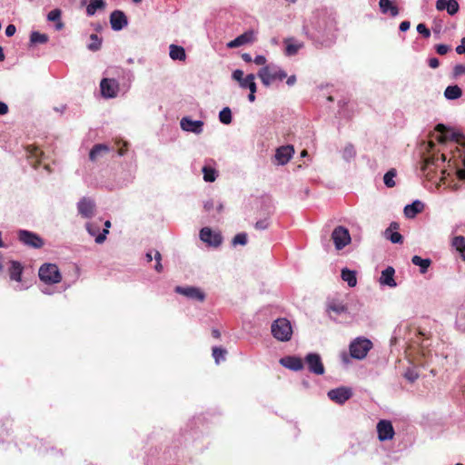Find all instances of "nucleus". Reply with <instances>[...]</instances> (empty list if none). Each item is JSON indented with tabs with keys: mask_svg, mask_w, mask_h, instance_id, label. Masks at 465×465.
Instances as JSON below:
<instances>
[{
	"mask_svg": "<svg viewBox=\"0 0 465 465\" xmlns=\"http://www.w3.org/2000/svg\"><path fill=\"white\" fill-rule=\"evenodd\" d=\"M463 136L442 124L435 127L432 140L420 145L421 171L429 175L440 169L441 180L455 175L465 182V144Z\"/></svg>",
	"mask_w": 465,
	"mask_h": 465,
	"instance_id": "nucleus-1",
	"label": "nucleus"
},
{
	"mask_svg": "<svg viewBox=\"0 0 465 465\" xmlns=\"http://www.w3.org/2000/svg\"><path fill=\"white\" fill-rule=\"evenodd\" d=\"M303 30L314 42L330 45L335 39V18L326 10H318L313 14L310 26L304 25Z\"/></svg>",
	"mask_w": 465,
	"mask_h": 465,
	"instance_id": "nucleus-2",
	"label": "nucleus"
},
{
	"mask_svg": "<svg viewBox=\"0 0 465 465\" xmlns=\"http://www.w3.org/2000/svg\"><path fill=\"white\" fill-rule=\"evenodd\" d=\"M257 75L261 79L262 84L266 87L270 86L275 80L282 81L287 77L286 72L274 64H270L262 67Z\"/></svg>",
	"mask_w": 465,
	"mask_h": 465,
	"instance_id": "nucleus-3",
	"label": "nucleus"
},
{
	"mask_svg": "<svg viewBox=\"0 0 465 465\" xmlns=\"http://www.w3.org/2000/svg\"><path fill=\"white\" fill-rule=\"evenodd\" d=\"M271 331L276 340L280 341H288L292 336L291 322L286 318H279L272 323Z\"/></svg>",
	"mask_w": 465,
	"mask_h": 465,
	"instance_id": "nucleus-4",
	"label": "nucleus"
},
{
	"mask_svg": "<svg viewBox=\"0 0 465 465\" xmlns=\"http://www.w3.org/2000/svg\"><path fill=\"white\" fill-rule=\"evenodd\" d=\"M372 348L371 341L363 337L354 339L350 344V354L353 359L362 360Z\"/></svg>",
	"mask_w": 465,
	"mask_h": 465,
	"instance_id": "nucleus-5",
	"label": "nucleus"
},
{
	"mask_svg": "<svg viewBox=\"0 0 465 465\" xmlns=\"http://www.w3.org/2000/svg\"><path fill=\"white\" fill-rule=\"evenodd\" d=\"M38 275L40 280L47 284L58 283L62 279L58 267L54 263L43 264Z\"/></svg>",
	"mask_w": 465,
	"mask_h": 465,
	"instance_id": "nucleus-6",
	"label": "nucleus"
},
{
	"mask_svg": "<svg viewBox=\"0 0 465 465\" xmlns=\"http://www.w3.org/2000/svg\"><path fill=\"white\" fill-rule=\"evenodd\" d=\"M17 238L20 242L30 248L40 249L44 246V240L42 237L31 231L19 230L17 232Z\"/></svg>",
	"mask_w": 465,
	"mask_h": 465,
	"instance_id": "nucleus-7",
	"label": "nucleus"
},
{
	"mask_svg": "<svg viewBox=\"0 0 465 465\" xmlns=\"http://www.w3.org/2000/svg\"><path fill=\"white\" fill-rule=\"evenodd\" d=\"M331 240L335 249L340 251L351 242V238L349 230L344 226L339 225L331 232Z\"/></svg>",
	"mask_w": 465,
	"mask_h": 465,
	"instance_id": "nucleus-8",
	"label": "nucleus"
},
{
	"mask_svg": "<svg viewBox=\"0 0 465 465\" xmlns=\"http://www.w3.org/2000/svg\"><path fill=\"white\" fill-rule=\"evenodd\" d=\"M174 292L190 300L201 302H203L206 298L204 292L201 288L195 286H176Z\"/></svg>",
	"mask_w": 465,
	"mask_h": 465,
	"instance_id": "nucleus-9",
	"label": "nucleus"
},
{
	"mask_svg": "<svg viewBox=\"0 0 465 465\" xmlns=\"http://www.w3.org/2000/svg\"><path fill=\"white\" fill-rule=\"evenodd\" d=\"M310 372L316 375H322L325 371L321 355L316 352H310L304 358Z\"/></svg>",
	"mask_w": 465,
	"mask_h": 465,
	"instance_id": "nucleus-10",
	"label": "nucleus"
},
{
	"mask_svg": "<svg viewBox=\"0 0 465 465\" xmlns=\"http://www.w3.org/2000/svg\"><path fill=\"white\" fill-rule=\"evenodd\" d=\"M101 94L103 97L111 99L117 96L119 83L113 78H104L100 83Z\"/></svg>",
	"mask_w": 465,
	"mask_h": 465,
	"instance_id": "nucleus-11",
	"label": "nucleus"
},
{
	"mask_svg": "<svg viewBox=\"0 0 465 465\" xmlns=\"http://www.w3.org/2000/svg\"><path fill=\"white\" fill-rule=\"evenodd\" d=\"M327 395L331 401L341 405L352 396V391L350 388L339 387L330 390Z\"/></svg>",
	"mask_w": 465,
	"mask_h": 465,
	"instance_id": "nucleus-12",
	"label": "nucleus"
},
{
	"mask_svg": "<svg viewBox=\"0 0 465 465\" xmlns=\"http://www.w3.org/2000/svg\"><path fill=\"white\" fill-rule=\"evenodd\" d=\"M200 239L213 247H218L222 244L223 237L220 233L213 232L209 227H203L200 231Z\"/></svg>",
	"mask_w": 465,
	"mask_h": 465,
	"instance_id": "nucleus-13",
	"label": "nucleus"
},
{
	"mask_svg": "<svg viewBox=\"0 0 465 465\" xmlns=\"http://www.w3.org/2000/svg\"><path fill=\"white\" fill-rule=\"evenodd\" d=\"M203 122L201 120H192L190 117H183L180 121V126L183 131L200 134L203 131Z\"/></svg>",
	"mask_w": 465,
	"mask_h": 465,
	"instance_id": "nucleus-14",
	"label": "nucleus"
},
{
	"mask_svg": "<svg viewBox=\"0 0 465 465\" xmlns=\"http://www.w3.org/2000/svg\"><path fill=\"white\" fill-rule=\"evenodd\" d=\"M378 439L381 441L391 440L394 436V429L390 420H381L377 424Z\"/></svg>",
	"mask_w": 465,
	"mask_h": 465,
	"instance_id": "nucleus-15",
	"label": "nucleus"
},
{
	"mask_svg": "<svg viewBox=\"0 0 465 465\" xmlns=\"http://www.w3.org/2000/svg\"><path fill=\"white\" fill-rule=\"evenodd\" d=\"M95 203L88 197H83L77 203L78 213L84 218H91L94 214Z\"/></svg>",
	"mask_w": 465,
	"mask_h": 465,
	"instance_id": "nucleus-16",
	"label": "nucleus"
},
{
	"mask_svg": "<svg viewBox=\"0 0 465 465\" xmlns=\"http://www.w3.org/2000/svg\"><path fill=\"white\" fill-rule=\"evenodd\" d=\"M110 24L114 31H121L128 25V20L123 11L114 10L111 13Z\"/></svg>",
	"mask_w": 465,
	"mask_h": 465,
	"instance_id": "nucleus-17",
	"label": "nucleus"
},
{
	"mask_svg": "<svg viewBox=\"0 0 465 465\" xmlns=\"http://www.w3.org/2000/svg\"><path fill=\"white\" fill-rule=\"evenodd\" d=\"M255 40V34L253 31L250 30L247 32H244L243 34L237 36L235 39L230 41L227 43L228 48H236L242 45H244L246 44L252 43Z\"/></svg>",
	"mask_w": 465,
	"mask_h": 465,
	"instance_id": "nucleus-18",
	"label": "nucleus"
},
{
	"mask_svg": "<svg viewBox=\"0 0 465 465\" xmlns=\"http://www.w3.org/2000/svg\"><path fill=\"white\" fill-rule=\"evenodd\" d=\"M294 153L293 147L291 145L281 146L276 150L274 158L278 164L284 165L292 158Z\"/></svg>",
	"mask_w": 465,
	"mask_h": 465,
	"instance_id": "nucleus-19",
	"label": "nucleus"
},
{
	"mask_svg": "<svg viewBox=\"0 0 465 465\" xmlns=\"http://www.w3.org/2000/svg\"><path fill=\"white\" fill-rule=\"evenodd\" d=\"M327 312H329L331 318H332V313L336 316L346 313L348 312V307L343 302L338 299H331L327 302Z\"/></svg>",
	"mask_w": 465,
	"mask_h": 465,
	"instance_id": "nucleus-20",
	"label": "nucleus"
},
{
	"mask_svg": "<svg viewBox=\"0 0 465 465\" xmlns=\"http://www.w3.org/2000/svg\"><path fill=\"white\" fill-rule=\"evenodd\" d=\"M280 363L292 371H299L304 368L302 360L296 356H286L280 360Z\"/></svg>",
	"mask_w": 465,
	"mask_h": 465,
	"instance_id": "nucleus-21",
	"label": "nucleus"
},
{
	"mask_svg": "<svg viewBox=\"0 0 465 465\" xmlns=\"http://www.w3.org/2000/svg\"><path fill=\"white\" fill-rule=\"evenodd\" d=\"M110 152V147L105 143H97L93 146L89 153V159L97 162L104 158Z\"/></svg>",
	"mask_w": 465,
	"mask_h": 465,
	"instance_id": "nucleus-22",
	"label": "nucleus"
},
{
	"mask_svg": "<svg viewBox=\"0 0 465 465\" xmlns=\"http://www.w3.org/2000/svg\"><path fill=\"white\" fill-rule=\"evenodd\" d=\"M395 270L391 266H388L381 272V275L380 277L379 282L381 285L389 286V287H396L397 283L394 280Z\"/></svg>",
	"mask_w": 465,
	"mask_h": 465,
	"instance_id": "nucleus-23",
	"label": "nucleus"
},
{
	"mask_svg": "<svg viewBox=\"0 0 465 465\" xmlns=\"http://www.w3.org/2000/svg\"><path fill=\"white\" fill-rule=\"evenodd\" d=\"M424 204L420 200H415L411 204L404 207V215L407 218H414L418 213L423 211Z\"/></svg>",
	"mask_w": 465,
	"mask_h": 465,
	"instance_id": "nucleus-24",
	"label": "nucleus"
},
{
	"mask_svg": "<svg viewBox=\"0 0 465 465\" xmlns=\"http://www.w3.org/2000/svg\"><path fill=\"white\" fill-rule=\"evenodd\" d=\"M379 6L381 12L384 15L390 14L392 17L399 15V8L391 2V0H380Z\"/></svg>",
	"mask_w": 465,
	"mask_h": 465,
	"instance_id": "nucleus-25",
	"label": "nucleus"
},
{
	"mask_svg": "<svg viewBox=\"0 0 465 465\" xmlns=\"http://www.w3.org/2000/svg\"><path fill=\"white\" fill-rule=\"evenodd\" d=\"M399 225L397 223H391L390 227L385 231V237L390 240L392 243H401L403 242L402 235L398 232H392V229H398Z\"/></svg>",
	"mask_w": 465,
	"mask_h": 465,
	"instance_id": "nucleus-26",
	"label": "nucleus"
},
{
	"mask_svg": "<svg viewBox=\"0 0 465 465\" xmlns=\"http://www.w3.org/2000/svg\"><path fill=\"white\" fill-rule=\"evenodd\" d=\"M169 55L174 61H184L186 59V53L183 46L177 45H171L169 46Z\"/></svg>",
	"mask_w": 465,
	"mask_h": 465,
	"instance_id": "nucleus-27",
	"label": "nucleus"
},
{
	"mask_svg": "<svg viewBox=\"0 0 465 465\" xmlns=\"http://www.w3.org/2000/svg\"><path fill=\"white\" fill-rule=\"evenodd\" d=\"M284 43L286 45L285 54L288 56L296 54L298 51L303 47L302 43H298L293 38L285 39Z\"/></svg>",
	"mask_w": 465,
	"mask_h": 465,
	"instance_id": "nucleus-28",
	"label": "nucleus"
},
{
	"mask_svg": "<svg viewBox=\"0 0 465 465\" xmlns=\"http://www.w3.org/2000/svg\"><path fill=\"white\" fill-rule=\"evenodd\" d=\"M10 279L13 281L20 282L23 272V266L19 262L12 261L8 269Z\"/></svg>",
	"mask_w": 465,
	"mask_h": 465,
	"instance_id": "nucleus-29",
	"label": "nucleus"
},
{
	"mask_svg": "<svg viewBox=\"0 0 465 465\" xmlns=\"http://www.w3.org/2000/svg\"><path fill=\"white\" fill-rule=\"evenodd\" d=\"M341 279L347 282L350 287H354L357 284V278L355 271L348 268H343L341 273Z\"/></svg>",
	"mask_w": 465,
	"mask_h": 465,
	"instance_id": "nucleus-30",
	"label": "nucleus"
},
{
	"mask_svg": "<svg viewBox=\"0 0 465 465\" xmlns=\"http://www.w3.org/2000/svg\"><path fill=\"white\" fill-rule=\"evenodd\" d=\"M462 90L458 85H449L444 91V96L447 100H456L461 97Z\"/></svg>",
	"mask_w": 465,
	"mask_h": 465,
	"instance_id": "nucleus-31",
	"label": "nucleus"
},
{
	"mask_svg": "<svg viewBox=\"0 0 465 465\" xmlns=\"http://www.w3.org/2000/svg\"><path fill=\"white\" fill-rule=\"evenodd\" d=\"M106 4L104 0H90L89 5L86 7V15L93 16L97 10H102L105 7Z\"/></svg>",
	"mask_w": 465,
	"mask_h": 465,
	"instance_id": "nucleus-32",
	"label": "nucleus"
},
{
	"mask_svg": "<svg viewBox=\"0 0 465 465\" xmlns=\"http://www.w3.org/2000/svg\"><path fill=\"white\" fill-rule=\"evenodd\" d=\"M411 262L414 265L420 267V271L421 273H425L431 263L430 259H423L419 255H414L411 258Z\"/></svg>",
	"mask_w": 465,
	"mask_h": 465,
	"instance_id": "nucleus-33",
	"label": "nucleus"
},
{
	"mask_svg": "<svg viewBox=\"0 0 465 465\" xmlns=\"http://www.w3.org/2000/svg\"><path fill=\"white\" fill-rule=\"evenodd\" d=\"M254 74H249L245 76L244 80L240 84V86L243 89H249L250 91L256 92L257 86L254 82Z\"/></svg>",
	"mask_w": 465,
	"mask_h": 465,
	"instance_id": "nucleus-34",
	"label": "nucleus"
},
{
	"mask_svg": "<svg viewBox=\"0 0 465 465\" xmlns=\"http://www.w3.org/2000/svg\"><path fill=\"white\" fill-rule=\"evenodd\" d=\"M452 246L460 253L465 260V238L463 236H456L452 240Z\"/></svg>",
	"mask_w": 465,
	"mask_h": 465,
	"instance_id": "nucleus-35",
	"label": "nucleus"
},
{
	"mask_svg": "<svg viewBox=\"0 0 465 465\" xmlns=\"http://www.w3.org/2000/svg\"><path fill=\"white\" fill-rule=\"evenodd\" d=\"M48 35L46 34H42L37 31H33L30 35V43L32 45L36 44H45L48 42Z\"/></svg>",
	"mask_w": 465,
	"mask_h": 465,
	"instance_id": "nucleus-36",
	"label": "nucleus"
},
{
	"mask_svg": "<svg viewBox=\"0 0 465 465\" xmlns=\"http://www.w3.org/2000/svg\"><path fill=\"white\" fill-rule=\"evenodd\" d=\"M101 46L102 38L95 34H92L90 35V43L88 44L87 48L92 52H96L100 50Z\"/></svg>",
	"mask_w": 465,
	"mask_h": 465,
	"instance_id": "nucleus-37",
	"label": "nucleus"
},
{
	"mask_svg": "<svg viewBox=\"0 0 465 465\" xmlns=\"http://www.w3.org/2000/svg\"><path fill=\"white\" fill-rule=\"evenodd\" d=\"M356 156V150L354 146L351 143H348L343 151H342V158L346 162H350L351 160L354 159Z\"/></svg>",
	"mask_w": 465,
	"mask_h": 465,
	"instance_id": "nucleus-38",
	"label": "nucleus"
},
{
	"mask_svg": "<svg viewBox=\"0 0 465 465\" xmlns=\"http://www.w3.org/2000/svg\"><path fill=\"white\" fill-rule=\"evenodd\" d=\"M202 172L203 173V179L205 182H214L216 179V171L209 166H203L202 169Z\"/></svg>",
	"mask_w": 465,
	"mask_h": 465,
	"instance_id": "nucleus-39",
	"label": "nucleus"
},
{
	"mask_svg": "<svg viewBox=\"0 0 465 465\" xmlns=\"http://www.w3.org/2000/svg\"><path fill=\"white\" fill-rule=\"evenodd\" d=\"M396 176V171L395 169H391L389 170L383 176V182H384V184L388 187V188H392L395 186V181H394V178Z\"/></svg>",
	"mask_w": 465,
	"mask_h": 465,
	"instance_id": "nucleus-40",
	"label": "nucleus"
},
{
	"mask_svg": "<svg viewBox=\"0 0 465 465\" xmlns=\"http://www.w3.org/2000/svg\"><path fill=\"white\" fill-rule=\"evenodd\" d=\"M226 353L227 351L225 349H223L221 347H213V357L215 361V363L219 364L221 361H223L225 360Z\"/></svg>",
	"mask_w": 465,
	"mask_h": 465,
	"instance_id": "nucleus-41",
	"label": "nucleus"
},
{
	"mask_svg": "<svg viewBox=\"0 0 465 465\" xmlns=\"http://www.w3.org/2000/svg\"><path fill=\"white\" fill-rule=\"evenodd\" d=\"M219 120L223 124H229L232 123V111L229 107H224L220 111Z\"/></svg>",
	"mask_w": 465,
	"mask_h": 465,
	"instance_id": "nucleus-42",
	"label": "nucleus"
},
{
	"mask_svg": "<svg viewBox=\"0 0 465 465\" xmlns=\"http://www.w3.org/2000/svg\"><path fill=\"white\" fill-rule=\"evenodd\" d=\"M88 233L92 236H97L100 231V222H89L85 225Z\"/></svg>",
	"mask_w": 465,
	"mask_h": 465,
	"instance_id": "nucleus-43",
	"label": "nucleus"
},
{
	"mask_svg": "<svg viewBox=\"0 0 465 465\" xmlns=\"http://www.w3.org/2000/svg\"><path fill=\"white\" fill-rule=\"evenodd\" d=\"M104 227L105 228L103 230V232L98 233V235L95 238V242L98 244H101L105 241L106 235L109 233V228L111 227V222L108 220L105 221Z\"/></svg>",
	"mask_w": 465,
	"mask_h": 465,
	"instance_id": "nucleus-44",
	"label": "nucleus"
},
{
	"mask_svg": "<svg viewBox=\"0 0 465 465\" xmlns=\"http://www.w3.org/2000/svg\"><path fill=\"white\" fill-rule=\"evenodd\" d=\"M459 3L456 0H449V4L446 5V11L450 15H454L459 11Z\"/></svg>",
	"mask_w": 465,
	"mask_h": 465,
	"instance_id": "nucleus-45",
	"label": "nucleus"
},
{
	"mask_svg": "<svg viewBox=\"0 0 465 465\" xmlns=\"http://www.w3.org/2000/svg\"><path fill=\"white\" fill-rule=\"evenodd\" d=\"M247 243V234L245 232L237 233L232 239L233 245H245Z\"/></svg>",
	"mask_w": 465,
	"mask_h": 465,
	"instance_id": "nucleus-46",
	"label": "nucleus"
},
{
	"mask_svg": "<svg viewBox=\"0 0 465 465\" xmlns=\"http://www.w3.org/2000/svg\"><path fill=\"white\" fill-rule=\"evenodd\" d=\"M269 225H270V219L267 217V218L261 219V220L257 221L254 224V227L257 230L263 231V230H266L269 227Z\"/></svg>",
	"mask_w": 465,
	"mask_h": 465,
	"instance_id": "nucleus-47",
	"label": "nucleus"
},
{
	"mask_svg": "<svg viewBox=\"0 0 465 465\" xmlns=\"http://www.w3.org/2000/svg\"><path fill=\"white\" fill-rule=\"evenodd\" d=\"M47 19L53 22L59 21L61 19V11L59 9L50 11L47 15Z\"/></svg>",
	"mask_w": 465,
	"mask_h": 465,
	"instance_id": "nucleus-48",
	"label": "nucleus"
},
{
	"mask_svg": "<svg viewBox=\"0 0 465 465\" xmlns=\"http://www.w3.org/2000/svg\"><path fill=\"white\" fill-rule=\"evenodd\" d=\"M404 377L411 382H414L418 378L419 374L414 370H407L404 373Z\"/></svg>",
	"mask_w": 465,
	"mask_h": 465,
	"instance_id": "nucleus-49",
	"label": "nucleus"
},
{
	"mask_svg": "<svg viewBox=\"0 0 465 465\" xmlns=\"http://www.w3.org/2000/svg\"><path fill=\"white\" fill-rule=\"evenodd\" d=\"M417 31L419 34L422 35L425 38H429L430 36V31L424 24H419L417 25Z\"/></svg>",
	"mask_w": 465,
	"mask_h": 465,
	"instance_id": "nucleus-50",
	"label": "nucleus"
},
{
	"mask_svg": "<svg viewBox=\"0 0 465 465\" xmlns=\"http://www.w3.org/2000/svg\"><path fill=\"white\" fill-rule=\"evenodd\" d=\"M435 50L439 54L444 55L449 52L450 46L444 44H439L436 45Z\"/></svg>",
	"mask_w": 465,
	"mask_h": 465,
	"instance_id": "nucleus-51",
	"label": "nucleus"
},
{
	"mask_svg": "<svg viewBox=\"0 0 465 465\" xmlns=\"http://www.w3.org/2000/svg\"><path fill=\"white\" fill-rule=\"evenodd\" d=\"M232 77L233 80L237 81L239 84L244 80L243 72L240 69H236L232 72Z\"/></svg>",
	"mask_w": 465,
	"mask_h": 465,
	"instance_id": "nucleus-52",
	"label": "nucleus"
},
{
	"mask_svg": "<svg viewBox=\"0 0 465 465\" xmlns=\"http://www.w3.org/2000/svg\"><path fill=\"white\" fill-rule=\"evenodd\" d=\"M465 74V64H456L453 68V76L459 77Z\"/></svg>",
	"mask_w": 465,
	"mask_h": 465,
	"instance_id": "nucleus-53",
	"label": "nucleus"
},
{
	"mask_svg": "<svg viewBox=\"0 0 465 465\" xmlns=\"http://www.w3.org/2000/svg\"><path fill=\"white\" fill-rule=\"evenodd\" d=\"M447 4H449V0H437L436 1V9L438 11H443L446 9Z\"/></svg>",
	"mask_w": 465,
	"mask_h": 465,
	"instance_id": "nucleus-54",
	"label": "nucleus"
},
{
	"mask_svg": "<svg viewBox=\"0 0 465 465\" xmlns=\"http://www.w3.org/2000/svg\"><path fill=\"white\" fill-rule=\"evenodd\" d=\"M16 32V27L14 25H8L5 28V35L10 37L13 36Z\"/></svg>",
	"mask_w": 465,
	"mask_h": 465,
	"instance_id": "nucleus-55",
	"label": "nucleus"
},
{
	"mask_svg": "<svg viewBox=\"0 0 465 465\" xmlns=\"http://www.w3.org/2000/svg\"><path fill=\"white\" fill-rule=\"evenodd\" d=\"M258 65H264L266 64V57L264 55L259 54L256 55L252 60Z\"/></svg>",
	"mask_w": 465,
	"mask_h": 465,
	"instance_id": "nucleus-56",
	"label": "nucleus"
},
{
	"mask_svg": "<svg viewBox=\"0 0 465 465\" xmlns=\"http://www.w3.org/2000/svg\"><path fill=\"white\" fill-rule=\"evenodd\" d=\"M428 64H429V66H430V68L435 69V68H438V67H439V65H440V61H439V59H438V58H436V57H431V58H430V59L428 60Z\"/></svg>",
	"mask_w": 465,
	"mask_h": 465,
	"instance_id": "nucleus-57",
	"label": "nucleus"
},
{
	"mask_svg": "<svg viewBox=\"0 0 465 465\" xmlns=\"http://www.w3.org/2000/svg\"><path fill=\"white\" fill-rule=\"evenodd\" d=\"M456 52L457 54H465V37H463L460 41V45H459L457 47H456Z\"/></svg>",
	"mask_w": 465,
	"mask_h": 465,
	"instance_id": "nucleus-58",
	"label": "nucleus"
},
{
	"mask_svg": "<svg viewBox=\"0 0 465 465\" xmlns=\"http://www.w3.org/2000/svg\"><path fill=\"white\" fill-rule=\"evenodd\" d=\"M410 26H411V23L409 21H402L400 24L399 29L401 32H406L407 30H409Z\"/></svg>",
	"mask_w": 465,
	"mask_h": 465,
	"instance_id": "nucleus-59",
	"label": "nucleus"
},
{
	"mask_svg": "<svg viewBox=\"0 0 465 465\" xmlns=\"http://www.w3.org/2000/svg\"><path fill=\"white\" fill-rule=\"evenodd\" d=\"M8 112V106L5 103L0 101V115H5Z\"/></svg>",
	"mask_w": 465,
	"mask_h": 465,
	"instance_id": "nucleus-60",
	"label": "nucleus"
},
{
	"mask_svg": "<svg viewBox=\"0 0 465 465\" xmlns=\"http://www.w3.org/2000/svg\"><path fill=\"white\" fill-rule=\"evenodd\" d=\"M205 211L210 212L213 208V200L206 201L203 205Z\"/></svg>",
	"mask_w": 465,
	"mask_h": 465,
	"instance_id": "nucleus-61",
	"label": "nucleus"
},
{
	"mask_svg": "<svg viewBox=\"0 0 465 465\" xmlns=\"http://www.w3.org/2000/svg\"><path fill=\"white\" fill-rule=\"evenodd\" d=\"M296 83V76L294 74L289 76L287 78V81H286V84L289 85V86H292L294 85Z\"/></svg>",
	"mask_w": 465,
	"mask_h": 465,
	"instance_id": "nucleus-62",
	"label": "nucleus"
},
{
	"mask_svg": "<svg viewBox=\"0 0 465 465\" xmlns=\"http://www.w3.org/2000/svg\"><path fill=\"white\" fill-rule=\"evenodd\" d=\"M242 59L245 62V63H251L252 61V57L250 54L248 53H243L242 54Z\"/></svg>",
	"mask_w": 465,
	"mask_h": 465,
	"instance_id": "nucleus-63",
	"label": "nucleus"
},
{
	"mask_svg": "<svg viewBox=\"0 0 465 465\" xmlns=\"http://www.w3.org/2000/svg\"><path fill=\"white\" fill-rule=\"evenodd\" d=\"M154 269L158 272H161L163 271V265H162L161 262H156V263L154 265Z\"/></svg>",
	"mask_w": 465,
	"mask_h": 465,
	"instance_id": "nucleus-64",
	"label": "nucleus"
}]
</instances>
